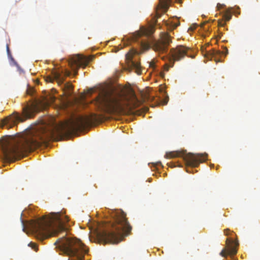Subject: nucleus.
<instances>
[{"label":"nucleus","instance_id":"f3484780","mask_svg":"<svg viewBox=\"0 0 260 260\" xmlns=\"http://www.w3.org/2000/svg\"><path fill=\"white\" fill-rule=\"evenodd\" d=\"M171 2V0H159V9H161L164 12H166L168 10Z\"/></svg>","mask_w":260,"mask_h":260},{"label":"nucleus","instance_id":"423d86ee","mask_svg":"<svg viewBox=\"0 0 260 260\" xmlns=\"http://www.w3.org/2000/svg\"><path fill=\"white\" fill-rule=\"evenodd\" d=\"M171 42V37L168 33L162 32L160 34L159 40H151L149 42L142 41L140 45L142 52L152 48L155 52L160 54L167 52L168 47Z\"/></svg>","mask_w":260,"mask_h":260},{"label":"nucleus","instance_id":"aec40b11","mask_svg":"<svg viewBox=\"0 0 260 260\" xmlns=\"http://www.w3.org/2000/svg\"><path fill=\"white\" fill-rule=\"evenodd\" d=\"M28 246L30 247H31L32 249H33L35 251H38V247L37 245L33 242H30L28 244Z\"/></svg>","mask_w":260,"mask_h":260},{"label":"nucleus","instance_id":"20e7f679","mask_svg":"<svg viewBox=\"0 0 260 260\" xmlns=\"http://www.w3.org/2000/svg\"><path fill=\"white\" fill-rule=\"evenodd\" d=\"M113 221L108 224L109 230H104L98 234L100 240L105 244L118 243L124 237L131 234L132 227L126 218V214L122 210L115 212L112 215Z\"/></svg>","mask_w":260,"mask_h":260},{"label":"nucleus","instance_id":"f257e3e1","mask_svg":"<svg viewBox=\"0 0 260 260\" xmlns=\"http://www.w3.org/2000/svg\"><path fill=\"white\" fill-rule=\"evenodd\" d=\"M60 134V129L56 126L51 127L46 125L38 126L20 138L2 139L1 149L5 159L11 160L39 147Z\"/></svg>","mask_w":260,"mask_h":260},{"label":"nucleus","instance_id":"5701e85b","mask_svg":"<svg viewBox=\"0 0 260 260\" xmlns=\"http://www.w3.org/2000/svg\"><path fill=\"white\" fill-rule=\"evenodd\" d=\"M224 6H225L224 5H222V4H217V8H218V9H221L223 7H224Z\"/></svg>","mask_w":260,"mask_h":260},{"label":"nucleus","instance_id":"c756f323","mask_svg":"<svg viewBox=\"0 0 260 260\" xmlns=\"http://www.w3.org/2000/svg\"><path fill=\"white\" fill-rule=\"evenodd\" d=\"M157 18H158L160 16V15L158 14H157Z\"/></svg>","mask_w":260,"mask_h":260},{"label":"nucleus","instance_id":"f03ea898","mask_svg":"<svg viewBox=\"0 0 260 260\" xmlns=\"http://www.w3.org/2000/svg\"><path fill=\"white\" fill-rule=\"evenodd\" d=\"M141 102L136 97L134 91H105L96 98L95 104L102 112L127 114L137 108Z\"/></svg>","mask_w":260,"mask_h":260},{"label":"nucleus","instance_id":"412c9836","mask_svg":"<svg viewBox=\"0 0 260 260\" xmlns=\"http://www.w3.org/2000/svg\"><path fill=\"white\" fill-rule=\"evenodd\" d=\"M224 233L225 235L228 236L230 234V230L229 229H225L224 230Z\"/></svg>","mask_w":260,"mask_h":260},{"label":"nucleus","instance_id":"b1692460","mask_svg":"<svg viewBox=\"0 0 260 260\" xmlns=\"http://www.w3.org/2000/svg\"><path fill=\"white\" fill-rule=\"evenodd\" d=\"M7 51L8 54L9 55L10 54V51L8 45H7Z\"/></svg>","mask_w":260,"mask_h":260},{"label":"nucleus","instance_id":"4be33fe9","mask_svg":"<svg viewBox=\"0 0 260 260\" xmlns=\"http://www.w3.org/2000/svg\"><path fill=\"white\" fill-rule=\"evenodd\" d=\"M225 55H226L228 53V50L226 48H224V50L222 52Z\"/></svg>","mask_w":260,"mask_h":260},{"label":"nucleus","instance_id":"7ed1b4c3","mask_svg":"<svg viewBox=\"0 0 260 260\" xmlns=\"http://www.w3.org/2000/svg\"><path fill=\"white\" fill-rule=\"evenodd\" d=\"M69 220L64 213L53 212L32 221L30 226L37 238L43 240L55 236L59 232L67 231L66 223Z\"/></svg>","mask_w":260,"mask_h":260},{"label":"nucleus","instance_id":"9d476101","mask_svg":"<svg viewBox=\"0 0 260 260\" xmlns=\"http://www.w3.org/2000/svg\"><path fill=\"white\" fill-rule=\"evenodd\" d=\"M70 72L68 71H65L63 73V71L60 72L58 70H54L51 72V76H48L45 77V81L47 82L52 83L54 81H56L59 86H62V88L64 93L67 96H70L72 93L73 86L70 83H67L62 85L64 80L65 76H69Z\"/></svg>","mask_w":260,"mask_h":260},{"label":"nucleus","instance_id":"ddd939ff","mask_svg":"<svg viewBox=\"0 0 260 260\" xmlns=\"http://www.w3.org/2000/svg\"><path fill=\"white\" fill-rule=\"evenodd\" d=\"M238 243H234L232 239L227 238L226 240V247L220 253L222 257H226L227 255L233 256L237 253V247Z\"/></svg>","mask_w":260,"mask_h":260},{"label":"nucleus","instance_id":"dca6fc26","mask_svg":"<svg viewBox=\"0 0 260 260\" xmlns=\"http://www.w3.org/2000/svg\"><path fill=\"white\" fill-rule=\"evenodd\" d=\"M232 8H229L222 13V19L218 20V26L224 27L226 22L230 21L232 17L231 13Z\"/></svg>","mask_w":260,"mask_h":260},{"label":"nucleus","instance_id":"0eeeda50","mask_svg":"<svg viewBox=\"0 0 260 260\" xmlns=\"http://www.w3.org/2000/svg\"><path fill=\"white\" fill-rule=\"evenodd\" d=\"M100 119V115L92 113L88 116H79L75 119H71L63 125L62 128L66 129L68 133L75 132L93 123L98 122Z\"/></svg>","mask_w":260,"mask_h":260},{"label":"nucleus","instance_id":"a211bd4d","mask_svg":"<svg viewBox=\"0 0 260 260\" xmlns=\"http://www.w3.org/2000/svg\"><path fill=\"white\" fill-rule=\"evenodd\" d=\"M180 25V22L178 20H176V22H169L166 23V25L168 27V29L170 30H173L175 29L178 26Z\"/></svg>","mask_w":260,"mask_h":260},{"label":"nucleus","instance_id":"7c9ffc66","mask_svg":"<svg viewBox=\"0 0 260 260\" xmlns=\"http://www.w3.org/2000/svg\"><path fill=\"white\" fill-rule=\"evenodd\" d=\"M27 93H28V94H31V93L29 92V91H27Z\"/></svg>","mask_w":260,"mask_h":260},{"label":"nucleus","instance_id":"1a4fd4ad","mask_svg":"<svg viewBox=\"0 0 260 260\" xmlns=\"http://www.w3.org/2000/svg\"><path fill=\"white\" fill-rule=\"evenodd\" d=\"M178 157H183L186 166L195 168L206 160L207 154L186 153V151H176L167 152L165 155V157L167 158Z\"/></svg>","mask_w":260,"mask_h":260},{"label":"nucleus","instance_id":"6e6552de","mask_svg":"<svg viewBox=\"0 0 260 260\" xmlns=\"http://www.w3.org/2000/svg\"><path fill=\"white\" fill-rule=\"evenodd\" d=\"M37 110L38 108L35 104L27 105L23 108V116L17 112L14 113L2 121L3 126H6L7 129L12 128L17 124L18 121L23 122L27 118L32 117Z\"/></svg>","mask_w":260,"mask_h":260},{"label":"nucleus","instance_id":"2f4dec72","mask_svg":"<svg viewBox=\"0 0 260 260\" xmlns=\"http://www.w3.org/2000/svg\"><path fill=\"white\" fill-rule=\"evenodd\" d=\"M225 30H228V28H225Z\"/></svg>","mask_w":260,"mask_h":260},{"label":"nucleus","instance_id":"c85d7f7f","mask_svg":"<svg viewBox=\"0 0 260 260\" xmlns=\"http://www.w3.org/2000/svg\"><path fill=\"white\" fill-rule=\"evenodd\" d=\"M218 31H219V37H220V36L222 35V32L220 29H219Z\"/></svg>","mask_w":260,"mask_h":260},{"label":"nucleus","instance_id":"bb28decb","mask_svg":"<svg viewBox=\"0 0 260 260\" xmlns=\"http://www.w3.org/2000/svg\"><path fill=\"white\" fill-rule=\"evenodd\" d=\"M196 26H191L189 27V29H191V30H194V29H196Z\"/></svg>","mask_w":260,"mask_h":260},{"label":"nucleus","instance_id":"cd10ccee","mask_svg":"<svg viewBox=\"0 0 260 260\" xmlns=\"http://www.w3.org/2000/svg\"><path fill=\"white\" fill-rule=\"evenodd\" d=\"M150 67H152V68H154V63L152 62H151L150 63Z\"/></svg>","mask_w":260,"mask_h":260},{"label":"nucleus","instance_id":"4468645a","mask_svg":"<svg viewBox=\"0 0 260 260\" xmlns=\"http://www.w3.org/2000/svg\"><path fill=\"white\" fill-rule=\"evenodd\" d=\"M133 54L131 52H128L125 55L126 63L129 68L132 70L135 69L136 73L138 75H140L141 74L140 63L133 60Z\"/></svg>","mask_w":260,"mask_h":260},{"label":"nucleus","instance_id":"393cba45","mask_svg":"<svg viewBox=\"0 0 260 260\" xmlns=\"http://www.w3.org/2000/svg\"><path fill=\"white\" fill-rule=\"evenodd\" d=\"M168 99H169V98L168 96H167L165 99V101H164V104H167L168 101Z\"/></svg>","mask_w":260,"mask_h":260},{"label":"nucleus","instance_id":"6ab92c4d","mask_svg":"<svg viewBox=\"0 0 260 260\" xmlns=\"http://www.w3.org/2000/svg\"><path fill=\"white\" fill-rule=\"evenodd\" d=\"M221 52L219 50H217L215 49H213L210 52V55L212 57H215L216 56L219 55L220 54Z\"/></svg>","mask_w":260,"mask_h":260},{"label":"nucleus","instance_id":"39448f33","mask_svg":"<svg viewBox=\"0 0 260 260\" xmlns=\"http://www.w3.org/2000/svg\"><path fill=\"white\" fill-rule=\"evenodd\" d=\"M61 250L67 255L74 258L68 260H82L84 254L87 252L85 246L76 238L63 236L55 242Z\"/></svg>","mask_w":260,"mask_h":260},{"label":"nucleus","instance_id":"f8f14e48","mask_svg":"<svg viewBox=\"0 0 260 260\" xmlns=\"http://www.w3.org/2000/svg\"><path fill=\"white\" fill-rule=\"evenodd\" d=\"M89 59L80 55L72 57L69 61L71 68L77 74V70L81 67H85L88 63Z\"/></svg>","mask_w":260,"mask_h":260},{"label":"nucleus","instance_id":"2eb2a0df","mask_svg":"<svg viewBox=\"0 0 260 260\" xmlns=\"http://www.w3.org/2000/svg\"><path fill=\"white\" fill-rule=\"evenodd\" d=\"M155 31V27L153 25H150L147 28L142 27L140 31H138L135 33L134 35V40L137 41V40L141 37L142 36H145L147 37L150 36L152 35Z\"/></svg>","mask_w":260,"mask_h":260},{"label":"nucleus","instance_id":"9b49d317","mask_svg":"<svg viewBox=\"0 0 260 260\" xmlns=\"http://www.w3.org/2000/svg\"><path fill=\"white\" fill-rule=\"evenodd\" d=\"M188 50L187 48L182 45L172 48L169 53V63L165 64L164 70L166 71H168L170 68L173 67L175 61H179L187 55Z\"/></svg>","mask_w":260,"mask_h":260},{"label":"nucleus","instance_id":"a878e982","mask_svg":"<svg viewBox=\"0 0 260 260\" xmlns=\"http://www.w3.org/2000/svg\"><path fill=\"white\" fill-rule=\"evenodd\" d=\"M159 90H160V92H162L163 93V94L165 95L166 94V92L163 91V89H162V87L159 89Z\"/></svg>","mask_w":260,"mask_h":260}]
</instances>
